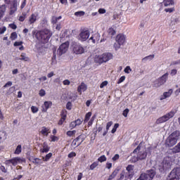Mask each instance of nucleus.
Returning a JSON list of instances; mask_svg holds the SVG:
<instances>
[{"mask_svg":"<svg viewBox=\"0 0 180 180\" xmlns=\"http://www.w3.org/2000/svg\"><path fill=\"white\" fill-rule=\"evenodd\" d=\"M10 39L11 40H15V39H18V34L16 32L11 33Z\"/></svg>","mask_w":180,"mask_h":180,"instance_id":"c03bdc74","label":"nucleus"},{"mask_svg":"<svg viewBox=\"0 0 180 180\" xmlns=\"http://www.w3.org/2000/svg\"><path fill=\"white\" fill-rule=\"evenodd\" d=\"M37 18H39V14L37 13H32L30 17L28 22L30 25H33L37 20Z\"/></svg>","mask_w":180,"mask_h":180,"instance_id":"a211bd4d","label":"nucleus"},{"mask_svg":"<svg viewBox=\"0 0 180 180\" xmlns=\"http://www.w3.org/2000/svg\"><path fill=\"white\" fill-rule=\"evenodd\" d=\"M141 175H145V180H152L155 176V171L149 170L147 173H143Z\"/></svg>","mask_w":180,"mask_h":180,"instance_id":"4468645a","label":"nucleus"},{"mask_svg":"<svg viewBox=\"0 0 180 180\" xmlns=\"http://www.w3.org/2000/svg\"><path fill=\"white\" fill-rule=\"evenodd\" d=\"M23 44L22 41H15L14 43V46L18 47V46H22Z\"/></svg>","mask_w":180,"mask_h":180,"instance_id":"0e129e2a","label":"nucleus"},{"mask_svg":"<svg viewBox=\"0 0 180 180\" xmlns=\"http://www.w3.org/2000/svg\"><path fill=\"white\" fill-rule=\"evenodd\" d=\"M95 63H98V64H103V55H96L94 56Z\"/></svg>","mask_w":180,"mask_h":180,"instance_id":"393cba45","label":"nucleus"},{"mask_svg":"<svg viewBox=\"0 0 180 180\" xmlns=\"http://www.w3.org/2000/svg\"><path fill=\"white\" fill-rule=\"evenodd\" d=\"M140 150V146H138L134 152L131 154V158L130 160L131 162H137V161H140L139 158V155L137 152Z\"/></svg>","mask_w":180,"mask_h":180,"instance_id":"ddd939ff","label":"nucleus"},{"mask_svg":"<svg viewBox=\"0 0 180 180\" xmlns=\"http://www.w3.org/2000/svg\"><path fill=\"white\" fill-rule=\"evenodd\" d=\"M8 86H12V82H8L3 88H8Z\"/></svg>","mask_w":180,"mask_h":180,"instance_id":"338daca9","label":"nucleus"},{"mask_svg":"<svg viewBox=\"0 0 180 180\" xmlns=\"http://www.w3.org/2000/svg\"><path fill=\"white\" fill-rule=\"evenodd\" d=\"M175 11L174 8H165V12L169 13H172Z\"/></svg>","mask_w":180,"mask_h":180,"instance_id":"864d4df0","label":"nucleus"},{"mask_svg":"<svg viewBox=\"0 0 180 180\" xmlns=\"http://www.w3.org/2000/svg\"><path fill=\"white\" fill-rule=\"evenodd\" d=\"M6 140V132L0 131V141H5Z\"/></svg>","mask_w":180,"mask_h":180,"instance_id":"473e14b6","label":"nucleus"},{"mask_svg":"<svg viewBox=\"0 0 180 180\" xmlns=\"http://www.w3.org/2000/svg\"><path fill=\"white\" fill-rule=\"evenodd\" d=\"M72 106V104L71 103V102H68L66 104V109H68V110H71Z\"/></svg>","mask_w":180,"mask_h":180,"instance_id":"680f3d73","label":"nucleus"},{"mask_svg":"<svg viewBox=\"0 0 180 180\" xmlns=\"http://www.w3.org/2000/svg\"><path fill=\"white\" fill-rule=\"evenodd\" d=\"M164 6H171V5H174V0H163Z\"/></svg>","mask_w":180,"mask_h":180,"instance_id":"c85d7f7f","label":"nucleus"},{"mask_svg":"<svg viewBox=\"0 0 180 180\" xmlns=\"http://www.w3.org/2000/svg\"><path fill=\"white\" fill-rule=\"evenodd\" d=\"M6 32V27H0V34H4Z\"/></svg>","mask_w":180,"mask_h":180,"instance_id":"4d7b16f0","label":"nucleus"},{"mask_svg":"<svg viewBox=\"0 0 180 180\" xmlns=\"http://www.w3.org/2000/svg\"><path fill=\"white\" fill-rule=\"evenodd\" d=\"M63 85H70L71 84V82L69 79H65L63 82Z\"/></svg>","mask_w":180,"mask_h":180,"instance_id":"69168bd1","label":"nucleus"},{"mask_svg":"<svg viewBox=\"0 0 180 180\" xmlns=\"http://www.w3.org/2000/svg\"><path fill=\"white\" fill-rule=\"evenodd\" d=\"M22 162H26V160H25V158H21L19 157L14 158L13 159L6 161V165H11V164H12V165H13L14 167L16 166L17 164H20Z\"/></svg>","mask_w":180,"mask_h":180,"instance_id":"1a4fd4ad","label":"nucleus"},{"mask_svg":"<svg viewBox=\"0 0 180 180\" xmlns=\"http://www.w3.org/2000/svg\"><path fill=\"white\" fill-rule=\"evenodd\" d=\"M119 127V124H115L114 127L112 128L111 133L115 134L116 133V130H117V128Z\"/></svg>","mask_w":180,"mask_h":180,"instance_id":"49530a36","label":"nucleus"},{"mask_svg":"<svg viewBox=\"0 0 180 180\" xmlns=\"http://www.w3.org/2000/svg\"><path fill=\"white\" fill-rule=\"evenodd\" d=\"M102 56L103 63H108L109 60H112V58H113V55L110 53H103Z\"/></svg>","mask_w":180,"mask_h":180,"instance_id":"aec40b11","label":"nucleus"},{"mask_svg":"<svg viewBox=\"0 0 180 180\" xmlns=\"http://www.w3.org/2000/svg\"><path fill=\"white\" fill-rule=\"evenodd\" d=\"M89 36H91V32L88 29H83L81 30L77 37L80 41H86L89 39Z\"/></svg>","mask_w":180,"mask_h":180,"instance_id":"39448f33","label":"nucleus"},{"mask_svg":"<svg viewBox=\"0 0 180 180\" xmlns=\"http://www.w3.org/2000/svg\"><path fill=\"white\" fill-rule=\"evenodd\" d=\"M53 155V153H48L44 158V161H49V160H50V158H51V156Z\"/></svg>","mask_w":180,"mask_h":180,"instance_id":"3c124183","label":"nucleus"},{"mask_svg":"<svg viewBox=\"0 0 180 180\" xmlns=\"http://www.w3.org/2000/svg\"><path fill=\"white\" fill-rule=\"evenodd\" d=\"M129 112H130V110H129V108L125 109V110L123 111V113H122L123 116H124V117H127V115H129Z\"/></svg>","mask_w":180,"mask_h":180,"instance_id":"603ef678","label":"nucleus"},{"mask_svg":"<svg viewBox=\"0 0 180 180\" xmlns=\"http://www.w3.org/2000/svg\"><path fill=\"white\" fill-rule=\"evenodd\" d=\"M6 4L13 5L11 7L10 15H13L18 9V2L15 0H6Z\"/></svg>","mask_w":180,"mask_h":180,"instance_id":"9b49d317","label":"nucleus"},{"mask_svg":"<svg viewBox=\"0 0 180 180\" xmlns=\"http://www.w3.org/2000/svg\"><path fill=\"white\" fill-rule=\"evenodd\" d=\"M75 122L76 123V126H81V124H82V120L79 119L75 120Z\"/></svg>","mask_w":180,"mask_h":180,"instance_id":"13d9d810","label":"nucleus"},{"mask_svg":"<svg viewBox=\"0 0 180 180\" xmlns=\"http://www.w3.org/2000/svg\"><path fill=\"white\" fill-rule=\"evenodd\" d=\"M99 164L97 162H94L93 164L90 165V169L94 170L95 169L96 167H98Z\"/></svg>","mask_w":180,"mask_h":180,"instance_id":"79ce46f5","label":"nucleus"},{"mask_svg":"<svg viewBox=\"0 0 180 180\" xmlns=\"http://www.w3.org/2000/svg\"><path fill=\"white\" fill-rule=\"evenodd\" d=\"M65 119H67V111H63L61 113V118L58 122V124L61 125L63 124V123H64V122H65Z\"/></svg>","mask_w":180,"mask_h":180,"instance_id":"a878e982","label":"nucleus"},{"mask_svg":"<svg viewBox=\"0 0 180 180\" xmlns=\"http://www.w3.org/2000/svg\"><path fill=\"white\" fill-rule=\"evenodd\" d=\"M52 36L53 32L49 29H44L39 31H32V37L44 44L49 43V41Z\"/></svg>","mask_w":180,"mask_h":180,"instance_id":"f257e3e1","label":"nucleus"},{"mask_svg":"<svg viewBox=\"0 0 180 180\" xmlns=\"http://www.w3.org/2000/svg\"><path fill=\"white\" fill-rule=\"evenodd\" d=\"M92 116V112H89L86 114L85 118L84 120V123H87V122L91 119V117Z\"/></svg>","mask_w":180,"mask_h":180,"instance_id":"72a5a7b5","label":"nucleus"},{"mask_svg":"<svg viewBox=\"0 0 180 180\" xmlns=\"http://www.w3.org/2000/svg\"><path fill=\"white\" fill-rule=\"evenodd\" d=\"M180 176V168L176 167L172 169V171L170 172L167 180H179Z\"/></svg>","mask_w":180,"mask_h":180,"instance_id":"6e6552de","label":"nucleus"},{"mask_svg":"<svg viewBox=\"0 0 180 180\" xmlns=\"http://www.w3.org/2000/svg\"><path fill=\"white\" fill-rule=\"evenodd\" d=\"M22 153V146L18 145L14 152V154H20Z\"/></svg>","mask_w":180,"mask_h":180,"instance_id":"c9c22d12","label":"nucleus"},{"mask_svg":"<svg viewBox=\"0 0 180 180\" xmlns=\"http://www.w3.org/2000/svg\"><path fill=\"white\" fill-rule=\"evenodd\" d=\"M108 81H104L103 82L101 85H100V88L102 89L103 88H105V86H106L108 85Z\"/></svg>","mask_w":180,"mask_h":180,"instance_id":"6e6d98bb","label":"nucleus"},{"mask_svg":"<svg viewBox=\"0 0 180 180\" xmlns=\"http://www.w3.org/2000/svg\"><path fill=\"white\" fill-rule=\"evenodd\" d=\"M138 157L139 160H146V158H147V152L146 150H141L138 152Z\"/></svg>","mask_w":180,"mask_h":180,"instance_id":"b1692460","label":"nucleus"},{"mask_svg":"<svg viewBox=\"0 0 180 180\" xmlns=\"http://www.w3.org/2000/svg\"><path fill=\"white\" fill-rule=\"evenodd\" d=\"M159 169L160 172L171 169V160H169V158H165L163 160L162 162L159 165Z\"/></svg>","mask_w":180,"mask_h":180,"instance_id":"20e7f679","label":"nucleus"},{"mask_svg":"<svg viewBox=\"0 0 180 180\" xmlns=\"http://www.w3.org/2000/svg\"><path fill=\"white\" fill-rule=\"evenodd\" d=\"M69 46H70V43L68 42H65L62 44L57 51L58 55L63 56V54H65V53H67Z\"/></svg>","mask_w":180,"mask_h":180,"instance_id":"9d476101","label":"nucleus"},{"mask_svg":"<svg viewBox=\"0 0 180 180\" xmlns=\"http://www.w3.org/2000/svg\"><path fill=\"white\" fill-rule=\"evenodd\" d=\"M20 58H17V60H21V61H30L29 57L26 56L25 53H22L20 55Z\"/></svg>","mask_w":180,"mask_h":180,"instance_id":"cd10ccee","label":"nucleus"},{"mask_svg":"<svg viewBox=\"0 0 180 180\" xmlns=\"http://www.w3.org/2000/svg\"><path fill=\"white\" fill-rule=\"evenodd\" d=\"M53 103L51 101H45L42 105V112H47L49 108H51Z\"/></svg>","mask_w":180,"mask_h":180,"instance_id":"5701e85b","label":"nucleus"},{"mask_svg":"<svg viewBox=\"0 0 180 180\" xmlns=\"http://www.w3.org/2000/svg\"><path fill=\"white\" fill-rule=\"evenodd\" d=\"M112 124H113V122H112V121L107 123V125H106L107 131H108V130H109V129L110 128V126H112Z\"/></svg>","mask_w":180,"mask_h":180,"instance_id":"e2e57ef3","label":"nucleus"},{"mask_svg":"<svg viewBox=\"0 0 180 180\" xmlns=\"http://www.w3.org/2000/svg\"><path fill=\"white\" fill-rule=\"evenodd\" d=\"M127 175L126 177L127 179H131L133 176H134V166L131 165H129L127 167Z\"/></svg>","mask_w":180,"mask_h":180,"instance_id":"f8f14e48","label":"nucleus"},{"mask_svg":"<svg viewBox=\"0 0 180 180\" xmlns=\"http://www.w3.org/2000/svg\"><path fill=\"white\" fill-rule=\"evenodd\" d=\"M75 16H84L85 15V12L84 11H77L75 13Z\"/></svg>","mask_w":180,"mask_h":180,"instance_id":"8fccbe9b","label":"nucleus"},{"mask_svg":"<svg viewBox=\"0 0 180 180\" xmlns=\"http://www.w3.org/2000/svg\"><path fill=\"white\" fill-rule=\"evenodd\" d=\"M124 72L125 74H130L131 72V68H130V66H127L124 68Z\"/></svg>","mask_w":180,"mask_h":180,"instance_id":"a19ab883","label":"nucleus"},{"mask_svg":"<svg viewBox=\"0 0 180 180\" xmlns=\"http://www.w3.org/2000/svg\"><path fill=\"white\" fill-rule=\"evenodd\" d=\"M50 141H58V137L54 136V135H51L50 136Z\"/></svg>","mask_w":180,"mask_h":180,"instance_id":"37998d69","label":"nucleus"},{"mask_svg":"<svg viewBox=\"0 0 180 180\" xmlns=\"http://www.w3.org/2000/svg\"><path fill=\"white\" fill-rule=\"evenodd\" d=\"M119 174V169H115L114 172L111 174V175L109 176L108 180L114 179V178H116V175Z\"/></svg>","mask_w":180,"mask_h":180,"instance_id":"7c9ffc66","label":"nucleus"},{"mask_svg":"<svg viewBox=\"0 0 180 180\" xmlns=\"http://www.w3.org/2000/svg\"><path fill=\"white\" fill-rule=\"evenodd\" d=\"M172 151L174 154L180 153V141L172 148Z\"/></svg>","mask_w":180,"mask_h":180,"instance_id":"c756f323","label":"nucleus"},{"mask_svg":"<svg viewBox=\"0 0 180 180\" xmlns=\"http://www.w3.org/2000/svg\"><path fill=\"white\" fill-rule=\"evenodd\" d=\"M49 150H50V148H49V146L47 145V143H44L43 148L41 149V153H49Z\"/></svg>","mask_w":180,"mask_h":180,"instance_id":"2f4dec72","label":"nucleus"},{"mask_svg":"<svg viewBox=\"0 0 180 180\" xmlns=\"http://www.w3.org/2000/svg\"><path fill=\"white\" fill-rule=\"evenodd\" d=\"M106 160H107V158H106V156H105V155H103L98 158V161L99 162H105V161H106Z\"/></svg>","mask_w":180,"mask_h":180,"instance_id":"58836bf2","label":"nucleus"},{"mask_svg":"<svg viewBox=\"0 0 180 180\" xmlns=\"http://www.w3.org/2000/svg\"><path fill=\"white\" fill-rule=\"evenodd\" d=\"M31 110L32 113H37L39 112V108L34 105H32L31 107Z\"/></svg>","mask_w":180,"mask_h":180,"instance_id":"a18cd8bd","label":"nucleus"},{"mask_svg":"<svg viewBox=\"0 0 180 180\" xmlns=\"http://www.w3.org/2000/svg\"><path fill=\"white\" fill-rule=\"evenodd\" d=\"M108 32L110 37L116 34V31L113 28H109Z\"/></svg>","mask_w":180,"mask_h":180,"instance_id":"f704fd0d","label":"nucleus"},{"mask_svg":"<svg viewBox=\"0 0 180 180\" xmlns=\"http://www.w3.org/2000/svg\"><path fill=\"white\" fill-rule=\"evenodd\" d=\"M75 133H77V131L73 130V131H68L66 134L68 136V137H74L75 136Z\"/></svg>","mask_w":180,"mask_h":180,"instance_id":"e433bc0d","label":"nucleus"},{"mask_svg":"<svg viewBox=\"0 0 180 180\" xmlns=\"http://www.w3.org/2000/svg\"><path fill=\"white\" fill-rule=\"evenodd\" d=\"M168 72L165 73L161 77L158 79L155 82H154V86L155 88H160L162 85H164L167 82V79H168Z\"/></svg>","mask_w":180,"mask_h":180,"instance_id":"0eeeda50","label":"nucleus"},{"mask_svg":"<svg viewBox=\"0 0 180 180\" xmlns=\"http://www.w3.org/2000/svg\"><path fill=\"white\" fill-rule=\"evenodd\" d=\"M72 51L76 56L84 54L85 53V48L79 44H73L72 46Z\"/></svg>","mask_w":180,"mask_h":180,"instance_id":"423d86ee","label":"nucleus"},{"mask_svg":"<svg viewBox=\"0 0 180 180\" xmlns=\"http://www.w3.org/2000/svg\"><path fill=\"white\" fill-rule=\"evenodd\" d=\"M40 133L41 134H42V136H45V137H48L49 134H50L51 133L50 128L42 127L41 129Z\"/></svg>","mask_w":180,"mask_h":180,"instance_id":"412c9836","label":"nucleus"},{"mask_svg":"<svg viewBox=\"0 0 180 180\" xmlns=\"http://www.w3.org/2000/svg\"><path fill=\"white\" fill-rule=\"evenodd\" d=\"M39 96H46V90L44 89H41L39 92Z\"/></svg>","mask_w":180,"mask_h":180,"instance_id":"5fc2aeb1","label":"nucleus"},{"mask_svg":"<svg viewBox=\"0 0 180 180\" xmlns=\"http://www.w3.org/2000/svg\"><path fill=\"white\" fill-rule=\"evenodd\" d=\"M58 20V18H57V17L52 18V23H53V25H56V23H57Z\"/></svg>","mask_w":180,"mask_h":180,"instance_id":"774afa93","label":"nucleus"},{"mask_svg":"<svg viewBox=\"0 0 180 180\" xmlns=\"http://www.w3.org/2000/svg\"><path fill=\"white\" fill-rule=\"evenodd\" d=\"M180 139V131H174L169 135L165 141L166 147H174L175 144L178 143V140Z\"/></svg>","mask_w":180,"mask_h":180,"instance_id":"f03ea898","label":"nucleus"},{"mask_svg":"<svg viewBox=\"0 0 180 180\" xmlns=\"http://www.w3.org/2000/svg\"><path fill=\"white\" fill-rule=\"evenodd\" d=\"M176 72H178V70L176 69H172L171 70L170 75L174 77V75H176Z\"/></svg>","mask_w":180,"mask_h":180,"instance_id":"052dcab7","label":"nucleus"},{"mask_svg":"<svg viewBox=\"0 0 180 180\" xmlns=\"http://www.w3.org/2000/svg\"><path fill=\"white\" fill-rule=\"evenodd\" d=\"M30 161H32V162H33V164H35V165L42 163L41 160H40L39 158H37L31 157L30 158Z\"/></svg>","mask_w":180,"mask_h":180,"instance_id":"bb28decb","label":"nucleus"},{"mask_svg":"<svg viewBox=\"0 0 180 180\" xmlns=\"http://www.w3.org/2000/svg\"><path fill=\"white\" fill-rule=\"evenodd\" d=\"M86 89H88V86H86L85 83L82 82L80 85H79L77 87V92H79V94L82 95V92H85Z\"/></svg>","mask_w":180,"mask_h":180,"instance_id":"f3484780","label":"nucleus"},{"mask_svg":"<svg viewBox=\"0 0 180 180\" xmlns=\"http://www.w3.org/2000/svg\"><path fill=\"white\" fill-rule=\"evenodd\" d=\"M155 57V55H149L142 59V61H147V60H153Z\"/></svg>","mask_w":180,"mask_h":180,"instance_id":"4c0bfd02","label":"nucleus"},{"mask_svg":"<svg viewBox=\"0 0 180 180\" xmlns=\"http://www.w3.org/2000/svg\"><path fill=\"white\" fill-rule=\"evenodd\" d=\"M80 139H81V136H78L75 140L72 141L71 146L72 147H73V148H75L79 146H81L82 141H79Z\"/></svg>","mask_w":180,"mask_h":180,"instance_id":"4be33fe9","label":"nucleus"},{"mask_svg":"<svg viewBox=\"0 0 180 180\" xmlns=\"http://www.w3.org/2000/svg\"><path fill=\"white\" fill-rule=\"evenodd\" d=\"M89 40L93 43V44H95V43H98L99 40H101V35L98 33L94 34L90 37Z\"/></svg>","mask_w":180,"mask_h":180,"instance_id":"6ab92c4d","label":"nucleus"},{"mask_svg":"<svg viewBox=\"0 0 180 180\" xmlns=\"http://www.w3.org/2000/svg\"><path fill=\"white\" fill-rule=\"evenodd\" d=\"M115 41L123 46L126 41V37L122 34H119L116 37Z\"/></svg>","mask_w":180,"mask_h":180,"instance_id":"dca6fc26","label":"nucleus"},{"mask_svg":"<svg viewBox=\"0 0 180 180\" xmlns=\"http://www.w3.org/2000/svg\"><path fill=\"white\" fill-rule=\"evenodd\" d=\"M6 11V6H5V5H2L1 6H0V13L4 15Z\"/></svg>","mask_w":180,"mask_h":180,"instance_id":"ea45409f","label":"nucleus"},{"mask_svg":"<svg viewBox=\"0 0 180 180\" xmlns=\"http://www.w3.org/2000/svg\"><path fill=\"white\" fill-rule=\"evenodd\" d=\"M175 113L176 112L175 110H172L165 115H162V117H159L158 120H156L155 124H161L162 123H165V122H168L169 119H172L174 116H175Z\"/></svg>","mask_w":180,"mask_h":180,"instance_id":"7ed1b4c3","label":"nucleus"},{"mask_svg":"<svg viewBox=\"0 0 180 180\" xmlns=\"http://www.w3.org/2000/svg\"><path fill=\"white\" fill-rule=\"evenodd\" d=\"M174 90L170 89L167 91H165L162 96H160V101H164L167 98H169L172 95Z\"/></svg>","mask_w":180,"mask_h":180,"instance_id":"2eb2a0df","label":"nucleus"},{"mask_svg":"<svg viewBox=\"0 0 180 180\" xmlns=\"http://www.w3.org/2000/svg\"><path fill=\"white\" fill-rule=\"evenodd\" d=\"M69 127L70 129H75V127H77V124H76L75 121H72V122H70Z\"/></svg>","mask_w":180,"mask_h":180,"instance_id":"de8ad7c7","label":"nucleus"},{"mask_svg":"<svg viewBox=\"0 0 180 180\" xmlns=\"http://www.w3.org/2000/svg\"><path fill=\"white\" fill-rule=\"evenodd\" d=\"M122 46V45L120 44V43L116 42V43L114 44V49H115L116 51H117V50H119V49H120V46Z\"/></svg>","mask_w":180,"mask_h":180,"instance_id":"09e8293b","label":"nucleus"},{"mask_svg":"<svg viewBox=\"0 0 180 180\" xmlns=\"http://www.w3.org/2000/svg\"><path fill=\"white\" fill-rule=\"evenodd\" d=\"M124 79H126V77H125V76L121 77L118 79L117 84H122V82H123V81H124Z\"/></svg>","mask_w":180,"mask_h":180,"instance_id":"bf43d9fd","label":"nucleus"}]
</instances>
